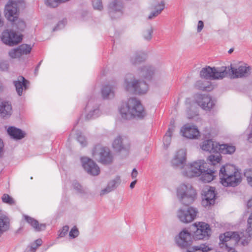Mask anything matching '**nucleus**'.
Listing matches in <instances>:
<instances>
[{"label":"nucleus","instance_id":"1","mask_svg":"<svg viewBox=\"0 0 252 252\" xmlns=\"http://www.w3.org/2000/svg\"><path fill=\"white\" fill-rule=\"evenodd\" d=\"M190 232L186 229L183 230L179 234L176 241L181 248L190 247L193 240H208L212 233L210 225L204 222H195L192 225Z\"/></svg>","mask_w":252,"mask_h":252},{"label":"nucleus","instance_id":"2","mask_svg":"<svg viewBox=\"0 0 252 252\" xmlns=\"http://www.w3.org/2000/svg\"><path fill=\"white\" fill-rule=\"evenodd\" d=\"M25 7V2L23 0H10L5 6V16L7 20L11 22L13 27L18 31H23L26 25L25 21L19 19V12Z\"/></svg>","mask_w":252,"mask_h":252},{"label":"nucleus","instance_id":"3","mask_svg":"<svg viewBox=\"0 0 252 252\" xmlns=\"http://www.w3.org/2000/svg\"><path fill=\"white\" fill-rule=\"evenodd\" d=\"M207 163L203 160H199L197 161L190 163L185 171L183 174L189 178L201 176V180L205 183L211 182L214 179L213 170L207 168Z\"/></svg>","mask_w":252,"mask_h":252},{"label":"nucleus","instance_id":"4","mask_svg":"<svg viewBox=\"0 0 252 252\" xmlns=\"http://www.w3.org/2000/svg\"><path fill=\"white\" fill-rule=\"evenodd\" d=\"M220 182L226 187H235L242 182V174L233 165L226 164L222 166L219 172Z\"/></svg>","mask_w":252,"mask_h":252},{"label":"nucleus","instance_id":"5","mask_svg":"<svg viewBox=\"0 0 252 252\" xmlns=\"http://www.w3.org/2000/svg\"><path fill=\"white\" fill-rule=\"evenodd\" d=\"M120 112L122 117L126 120L135 117L142 119L146 114L140 100L135 97L129 98L127 103L121 107Z\"/></svg>","mask_w":252,"mask_h":252},{"label":"nucleus","instance_id":"6","mask_svg":"<svg viewBox=\"0 0 252 252\" xmlns=\"http://www.w3.org/2000/svg\"><path fill=\"white\" fill-rule=\"evenodd\" d=\"M125 84L126 90L134 94H145L148 89V85L145 81L135 80L132 74L126 75Z\"/></svg>","mask_w":252,"mask_h":252},{"label":"nucleus","instance_id":"7","mask_svg":"<svg viewBox=\"0 0 252 252\" xmlns=\"http://www.w3.org/2000/svg\"><path fill=\"white\" fill-rule=\"evenodd\" d=\"M177 195L183 204L188 206L194 201L197 193L190 184H183L177 189Z\"/></svg>","mask_w":252,"mask_h":252},{"label":"nucleus","instance_id":"8","mask_svg":"<svg viewBox=\"0 0 252 252\" xmlns=\"http://www.w3.org/2000/svg\"><path fill=\"white\" fill-rule=\"evenodd\" d=\"M220 243L219 244L221 248L225 247L228 252H234L232 248L233 244L237 243L241 239L240 235L237 232L228 231L221 234L219 236Z\"/></svg>","mask_w":252,"mask_h":252},{"label":"nucleus","instance_id":"9","mask_svg":"<svg viewBox=\"0 0 252 252\" xmlns=\"http://www.w3.org/2000/svg\"><path fill=\"white\" fill-rule=\"evenodd\" d=\"M225 70L223 66L220 68L206 66L202 68L200 72V76L202 78L209 80L221 79L224 78Z\"/></svg>","mask_w":252,"mask_h":252},{"label":"nucleus","instance_id":"10","mask_svg":"<svg viewBox=\"0 0 252 252\" xmlns=\"http://www.w3.org/2000/svg\"><path fill=\"white\" fill-rule=\"evenodd\" d=\"M223 70H225V74L224 77H229L230 78H238L247 77L250 74V67L245 66H240L238 68L230 66H223Z\"/></svg>","mask_w":252,"mask_h":252},{"label":"nucleus","instance_id":"11","mask_svg":"<svg viewBox=\"0 0 252 252\" xmlns=\"http://www.w3.org/2000/svg\"><path fill=\"white\" fill-rule=\"evenodd\" d=\"M124 3L122 0H113L108 5V13L112 19L121 18L124 13Z\"/></svg>","mask_w":252,"mask_h":252},{"label":"nucleus","instance_id":"12","mask_svg":"<svg viewBox=\"0 0 252 252\" xmlns=\"http://www.w3.org/2000/svg\"><path fill=\"white\" fill-rule=\"evenodd\" d=\"M198 210L196 208L190 206L187 207L179 209L177 217L181 222L188 223L195 219Z\"/></svg>","mask_w":252,"mask_h":252},{"label":"nucleus","instance_id":"13","mask_svg":"<svg viewBox=\"0 0 252 252\" xmlns=\"http://www.w3.org/2000/svg\"><path fill=\"white\" fill-rule=\"evenodd\" d=\"M98 151H99L98 155L100 162L105 165L110 164L112 162L113 156L109 148L96 145L93 150V155H96Z\"/></svg>","mask_w":252,"mask_h":252},{"label":"nucleus","instance_id":"14","mask_svg":"<svg viewBox=\"0 0 252 252\" xmlns=\"http://www.w3.org/2000/svg\"><path fill=\"white\" fill-rule=\"evenodd\" d=\"M22 40V35H18L12 30H5L3 31L1 36L2 42L9 46H14L18 44Z\"/></svg>","mask_w":252,"mask_h":252},{"label":"nucleus","instance_id":"15","mask_svg":"<svg viewBox=\"0 0 252 252\" xmlns=\"http://www.w3.org/2000/svg\"><path fill=\"white\" fill-rule=\"evenodd\" d=\"M130 143L126 137L118 136L114 140L113 147L117 152H124L126 155L128 154L130 149Z\"/></svg>","mask_w":252,"mask_h":252},{"label":"nucleus","instance_id":"16","mask_svg":"<svg viewBox=\"0 0 252 252\" xmlns=\"http://www.w3.org/2000/svg\"><path fill=\"white\" fill-rule=\"evenodd\" d=\"M81 161L83 168L88 174L93 176H96L99 174V167L92 159L83 157L81 158Z\"/></svg>","mask_w":252,"mask_h":252},{"label":"nucleus","instance_id":"17","mask_svg":"<svg viewBox=\"0 0 252 252\" xmlns=\"http://www.w3.org/2000/svg\"><path fill=\"white\" fill-rule=\"evenodd\" d=\"M195 101L203 110H210L215 105L211 97L208 95L196 94Z\"/></svg>","mask_w":252,"mask_h":252},{"label":"nucleus","instance_id":"18","mask_svg":"<svg viewBox=\"0 0 252 252\" xmlns=\"http://www.w3.org/2000/svg\"><path fill=\"white\" fill-rule=\"evenodd\" d=\"M216 194L215 189L214 187H209L207 190L204 191V195L202 197V204L205 207L210 206L215 204Z\"/></svg>","mask_w":252,"mask_h":252},{"label":"nucleus","instance_id":"19","mask_svg":"<svg viewBox=\"0 0 252 252\" xmlns=\"http://www.w3.org/2000/svg\"><path fill=\"white\" fill-rule=\"evenodd\" d=\"M186 152L184 149L177 151L174 158L172 160V165L175 168L183 167L186 162Z\"/></svg>","mask_w":252,"mask_h":252},{"label":"nucleus","instance_id":"20","mask_svg":"<svg viewBox=\"0 0 252 252\" xmlns=\"http://www.w3.org/2000/svg\"><path fill=\"white\" fill-rule=\"evenodd\" d=\"M220 144L212 139L203 141L201 145L202 150L209 153H218L219 151Z\"/></svg>","mask_w":252,"mask_h":252},{"label":"nucleus","instance_id":"21","mask_svg":"<svg viewBox=\"0 0 252 252\" xmlns=\"http://www.w3.org/2000/svg\"><path fill=\"white\" fill-rule=\"evenodd\" d=\"M13 84L15 87L16 92L19 96H21L23 90H26L28 89V85L30 82L26 79L23 76H19L18 80L14 81Z\"/></svg>","mask_w":252,"mask_h":252},{"label":"nucleus","instance_id":"22","mask_svg":"<svg viewBox=\"0 0 252 252\" xmlns=\"http://www.w3.org/2000/svg\"><path fill=\"white\" fill-rule=\"evenodd\" d=\"M155 73V67L150 65L143 66L139 69V75L144 79L150 81Z\"/></svg>","mask_w":252,"mask_h":252},{"label":"nucleus","instance_id":"23","mask_svg":"<svg viewBox=\"0 0 252 252\" xmlns=\"http://www.w3.org/2000/svg\"><path fill=\"white\" fill-rule=\"evenodd\" d=\"M183 135L189 139H195L199 135V132L195 126L185 125L181 129Z\"/></svg>","mask_w":252,"mask_h":252},{"label":"nucleus","instance_id":"24","mask_svg":"<svg viewBox=\"0 0 252 252\" xmlns=\"http://www.w3.org/2000/svg\"><path fill=\"white\" fill-rule=\"evenodd\" d=\"M7 133L12 139L18 140L24 138L26 133L22 129L15 126H9L7 130Z\"/></svg>","mask_w":252,"mask_h":252},{"label":"nucleus","instance_id":"25","mask_svg":"<svg viewBox=\"0 0 252 252\" xmlns=\"http://www.w3.org/2000/svg\"><path fill=\"white\" fill-rule=\"evenodd\" d=\"M24 217L26 221L32 226L35 231L40 232L45 230L46 223H39L38 220L27 215Z\"/></svg>","mask_w":252,"mask_h":252},{"label":"nucleus","instance_id":"26","mask_svg":"<svg viewBox=\"0 0 252 252\" xmlns=\"http://www.w3.org/2000/svg\"><path fill=\"white\" fill-rule=\"evenodd\" d=\"M147 58L146 54L142 51L136 52L130 58V63L133 65H137L144 62Z\"/></svg>","mask_w":252,"mask_h":252},{"label":"nucleus","instance_id":"27","mask_svg":"<svg viewBox=\"0 0 252 252\" xmlns=\"http://www.w3.org/2000/svg\"><path fill=\"white\" fill-rule=\"evenodd\" d=\"M219 153H220L222 154H232L236 150V148L235 146L232 145H230L228 144H221L219 145Z\"/></svg>","mask_w":252,"mask_h":252},{"label":"nucleus","instance_id":"28","mask_svg":"<svg viewBox=\"0 0 252 252\" xmlns=\"http://www.w3.org/2000/svg\"><path fill=\"white\" fill-rule=\"evenodd\" d=\"M101 94L104 99L112 98L114 96V93L112 88L109 85H105L102 87Z\"/></svg>","mask_w":252,"mask_h":252},{"label":"nucleus","instance_id":"29","mask_svg":"<svg viewBox=\"0 0 252 252\" xmlns=\"http://www.w3.org/2000/svg\"><path fill=\"white\" fill-rule=\"evenodd\" d=\"M9 220L5 216H0V237L9 228Z\"/></svg>","mask_w":252,"mask_h":252},{"label":"nucleus","instance_id":"30","mask_svg":"<svg viewBox=\"0 0 252 252\" xmlns=\"http://www.w3.org/2000/svg\"><path fill=\"white\" fill-rule=\"evenodd\" d=\"M165 3L164 1H161L155 7V10L150 13L148 16V19L151 20L159 15L164 8Z\"/></svg>","mask_w":252,"mask_h":252},{"label":"nucleus","instance_id":"31","mask_svg":"<svg viewBox=\"0 0 252 252\" xmlns=\"http://www.w3.org/2000/svg\"><path fill=\"white\" fill-rule=\"evenodd\" d=\"M118 185V181L116 180H113L109 182L105 189H102L100 192V195L105 194L111 191L114 190Z\"/></svg>","mask_w":252,"mask_h":252},{"label":"nucleus","instance_id":"32","mask_svg":"<svg viewBox=\"0 0 252 252\" xmlns=\"http://www.w3.org/2000/svg\"><path fill=\"white\" fill-rule=\"evenodd\" d=\"M174 131V126H172L168 128L167 131L163 137V144L164 146L168 148L171 141V135Z\"/></svg>","mask_w":252,"mask_h":252},{"label":"nucleus","instance_id":"33","mask_svg":"<svg viewBox=\"0 0 252 252\" xmlns=\"http://www.w3.org/2000/svg\"><path fill=\"white\" fill-rule=\"evenodd\" d=\"M99 115V110L97 105L93 107V109L90 110L89 112L86 115V119L87 120H90L95 119L98 117Z\"/></svg>","mask_w":252,"mask_h":252},{"label":"nucleus","instance_id":"34","mask_svg":"<svg viewBox=\"0 0 252 252\" xmlns=\"http://www.w3.org/2000/svg\"><path fill=\"white\" fill-rule=\"evenodd\" d=\"M220 154V153H216V155H210L207 158V160L210 162V164L215 165L217 163H219L221 159Z\"/></svg>","mask_w":252,"mask_h":252},{"label":"nucleus","instance_id":"35","mask_svg":"<svg viewBox=\"0 0 252 252\" xmlns=\"http://www.w3.org/2000/svg\"><path fill=\"white\" fill-rule=\"evenodd\" d=\"M18 48L20 52H21L22 55L30 54L32 49L31 45L26 44H23L20 45L18 46Z\"/></svg>","mask_w":252,"mask_h":252},{"label":"nucleus","instance_id":"36","mask_svg":"<svg viewBox=\"0 0 252 252\" xmlns=\"http://www.w3.org/2000/svg\"><path fill=\"white\" fill-rule=\"evenodd\" d=\"M153 32V29L152 27H150L147 30L143 32V37L146 40L150 41L152 38V33Z\"/></svg>","mask_w":252,"mask_h":252},{"label":"nucleus","instance_id":"37","mask_svg":"<svg viewBox=\"0 0 252 252\" xmlns=\"http://www.w3.org/2000/svg\"><path fill=\"white\" fill-rule=\"evenodd\" d=\"M67 0H46L45 3L51 7H56L62 2H65Z\"/></svg>","mask_w":252,"mask_h":252},{"label":"nucleus","instance_id":"38","mask_svg":"<svg viewBox=\"0 0 252 252\" xmlns=\"http://www.w3.org/2000/svg\"><path fill=\"white\" fill-rule=\"evenodd\" d=\"M1 199L3 202L9 205H13L15 204L14 199L7 194H4L1 197Z\"/></svg>","mask_w":252,"mask_h":252},{"label":"nucleus","instance_id":"39","mask_svg":"<svg viewBox=\"0 0 252 252\" xmlns=\"http://www.w3.org/2000/svg\"><path fill=\"white\" fill-rule=\"evenodd\" d=\"M195 87L197 89L202 90V91H210V87L206 85L202 81L199 80L196 82L195 84Z\"/></svg>","mask_w":252,"mask_h":252},{"label":"nucleus","instance_id":"40","mask_svg":"<svg viewBox=\"0 0 252 252\" xmlns=\"http://www.w3.org/2000/svg\"><path fill=\"white\" fill-rule=\"evenodd\" d=\"M192 251L187 250V252H207L211 250L208 247L193 246L192 247Z\"/></svg>","mask_w":252,"mask_h":252},{"label":"nucleus","instance_id":"41","mask_svg":"<svg viewBox=\"0 0 252 252\" xmlns=\"http://www.w3.org/2000/svg\"><path fill=\"white\" fill-rule=\"evenodd\" d=\"M246 231L249 237L252 238V213L250 214L247 220Z\"/></svg>","mask_w":252,"mask_h":252},{"label":"nucleus","instance_id":"42","mask_svg":"<svg viewBox=\"0 0 252 252\" xmlns=\"http://www.w3.org/2000/svg\"><path fill=\"white\" fill-rule=\"evenodd\" d=\"M8 54L13 59L20 58L22 56L21 52H20L18 47L11 50Z\"/></svg>","mask_w":252,"mask_h":252},{"label":"nucleus","instance_id":"43","mask_svg":"<svg viewBox=\"0 0 252 252\" xmlns=\"http://www.w3.org/2000/svg\"><path fill=\"white\" fill-rule=\"evenodd\" d=\"M244 175L247 178L248 184L252 187V167L247 170L244 173Z\"/></svg>","mask_w":252,"mask_h":252},{"label":"nucleus","instance_id":"44","mask_svg":"<svg viewBox=\"0 0 252 252\" xmlns=\"http://www.w3.org/2000/svg\"><path fill=\"white\" fill-rule=\"evenodd\" d=\"M74 189L77 191L78 193L80 194H85L86 192L83 188L82 186L78 183L77 181H74L72 184Z\"/></svg>","mask_w":252,"mask_h":252},{"label":"nucleus","instance_id":"45","mask_svg":"<svg viewBox=\"0 0 252 252\" xmlns=\"http://www.w3.org/2000/svg\"><path fill=\"white\" fill-rule=\"evenodd\" d=\"M92 4L94 9L99 10L103 9V5L101 0H93Z\"/></svg>","mask_w":252,"mask_h":252},{"label":"nucleus","instance_id":"46","mask_svg":"<svg viewBox=\"0 0 252 252\" xmlns=\"http://www.w3.org/2000/svg\"><path fill=\"white\" fill-rule=\"evenodd\" d=\"M79 234V231L76 226H74L69 232V236L72 238H75Z\"/></svg>","mask_w":252,"mask_h":252},{"label":"nucleus","instance_id":"47","mask_svg":"<svg viewBox=\"0 0 252 252\" xmlns=\"http://www.w3.org/2000/svg\"><path fill=\"white\" fill-rule=\"evenodd\" d=\"M77 139L82 147H85L87 145V142L84 136L81 134H78L77 137Z\"/></svg>","mask_w":252,"mask_h":252},{"label":"nucleus","instance_id":"48","mask_svg":"<svg viewBox=\"0 0 252 252\" xmlns=\"http://www.w3.org/2000/svg\"><path fill=\"white\" fill-rule=\"evenodd\" d=\"M9 68V63L6 61L0 62V69L2 71H6Z\"/></svg>","mask_w":252,"mask_h":252},{"label":"nucleus","instance_id":"49","mask_svg":"<svg viewBox=\"0 0 252 252\" xmlns=\"http://www.w3.org/2000/svg\"><path fill=\"white\" fill-rule=\"evenodd\" d=\"M65 25V23L64 21H61L59 22L57 24V26L53 28V31H56L57 30L63 29Z\"/></svg>","mask_w":252,"mask_h":252},{"label":"nucleus","instance_id":"50","mask_svg":"<svg viewBox=\"0 0 252 252\" xmlns=\"http://www.w3.org/2000/svg\"><path fill=\"white\" fill-rule=\"evenodd\" d=\"M68 230H69L68 226H67V225L64 226L62 228L61 232L59 234V237H64L65 236V235L67 233Z\"/></svg>","mask_w":252,"mask_h":252},{"label":"nucleus","instance_id":"51","mask_svg":"<svg viewBox=\"0 0 252 252\" xmlns=\"http://www.w3.org/2000/svg\"><path fill=\"white\" fill-rule=\"evenodd\" d=\"M197 115V113L195 111H191L190 109L187 110V117L188 119H190L193 118L194 116Z\"/></svg>","mask_w":252,"mask_h":252},{"label":"nucleus","instance_id":"52","mask_svg":"<svg viewBox=\"0 0 252 252\" xmlns=\"http://www.w3.org/2000/svg\"><path fill=\"white\" fill-rule=\"evenodd\" d=\"M204 27V23L202 21H199L197 26V32H200Z\"/></svg>","mask_w":252,"mask_h":252},{"label":"nucleus","instance_id":"53","mask_svg":"<svg viewBox=\"0 0 252 252\" xmlns=\"http://www.w3.org/2000/svg\"><path fill=\"white\" fill-rule=\"evenodd\" d=\"M36 250V247L31 246L28 247L24 252H35Z\"/></svg>","mask_w":252,"mask_h":252},{"label":"nucleus","instance_id":"54","mask_svg":"<svg viewBox=\"0 0 252 252\" xmlns=\"http://www.w3.org/2000/svg\"><path fill=\"white\" fill-rule=\"evenodd\" d=\"M35 244H33L31 246H32L33 247H36V249L38 246H40L42 244V241L41 239H37L35 242Z\"/></svg>","mask_w":252,"mask_h":252},{"label":"nucleus","instance_id":"55","mask_svg":"<svg viewBox=\"0 0 252 252\" xmlns=\"http://www.w3.org/2000/svg\"><path fill=\"white\" fill-rule=\"evenodd\" d=\"M138 175V172L136 168H133L131 173V178L132 179H134L136 178L137 176Z\"/></svg>","mask_w":252,"mask_h":252},{"label":"nucleus","instance_id":"56","mask_svg":"<svg viewBox=\"0 0 252 252\" xmlns=\"http://www.w3.org/2000/svg\"><path fill=\"white\" fill-rule=\"evenodd\" d=\"M42 60H41V61H40L39 62V63L37 64V65H36L35 68V70H34V74L35 76H36L37 74H38V70H39V68L40 67V66L42 63Z\"/></svg>","mask_w":252,"mask_h":252},{"label":"nucleus","instance_id":"57","mask_svg":"<svg viewBox=\"0 0 252 252\" xmlns=\"http://www.w3.org/2000/svg\"><path fill=\"white\" fill-rule=\"evenodd\" d=\"M247 206L248 208L252 210V198L248 202Z\"/></svg>","mask_w":252,"mask_h":252},{"label":"nucleus","instance_id":"58","mask_svg":"<svg viewBox=\"0 0 252 252\" xmlns=\"http://www.w3.org/2000/svg\"><path fill=\"white\" fill-rule=\"evenodd\" d=\"M92 102H93V101L92 100H90L88 102V103H87V105H86V109H89V108L92 106Z\"/></svg>","mask_w":252,"mask_h":252},{"label":"nucleus","instance_id":"59","mask_svg":"<svg viewBox=\"0 0 252 252\" xmlns=\"http://www.w3.org/2000/svg\"><path fill=\"white\" fill-rule=\"evenodd\" d=\"M136 182H137V181H136V180H134V181H132V182L130 183L129 187H130L131 189H133V188L134 187V186H135V184H136Z\"/></svg>","mask_w":252,"mask_h":252},{"label":"nucleus","instance_id":"60","mask_svg":"<svg viewBox=\"0 0 252 252\" xmlns=\"http://www.w3.org/2000/svg\"><path fill=\"white\" fill-rule=\"evenodd\" d=\"M3 147V142L1 141V140L0 139V153L2 151Z\"/></svg>","mask_w":252,"mask_h":252},{"label":"nucleus","instance_id":"61","mask_svg":"<svg viewBox=\"0 0 252 252\" xmlns=\"http://www.w3.org/2000/svg\"><path fill=\"white\" fill-rule=\"evenodd\" d=\"M233 51H234L233 49V48H231V49H230L229 50L228 52L229 54H231V53H232L233 52Z\"/></svg>","mask_w":252,"mask_h":252},{"label":"nucleus","instance_id":"62","mask_svg":"<svg viewBox=\"0 0 252 252\" xmlns=\"http://www.w3.org/2000/svg\"><path fill=\"white\" fill-rule=\"evenodd\" d=\"M242 244H243V245H245V243H246V244H248V242H247V241H246V242H245V241H242Z\"/></svg>","mask_w":252,"mask_h":252},{"label":"nucleus","instance_id":"63","mask_svg":"<svg viewBox=\"0 0 252 252\" xmlns=\"http://www.w3.org/2000/svg\"><path fill=\"white\" fill-rule=\"evenodd\" d=\"M69 0H67V1H68Z\"/></svg>","mask_w":252,"mask_h":252}]
</instances>
